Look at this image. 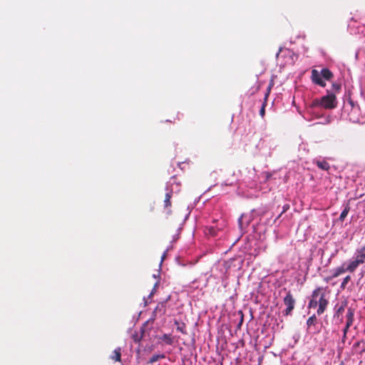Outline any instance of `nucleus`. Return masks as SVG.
I'll list each match as a JSON object with an SVG mask.
<instances>
[{"mask_svg": "<svg viewBox=\"0 0 365 365\" xmlns=\"http://www.w3.org/2000/svg\"><path fill=\"white\" fill-rule=\"evenodd\" d=\"M328 303L324 289L323 287H317L312 292V299L309 302V308H316L318 306L317 312L318 315H321L326 310Z\"/></svg>", "mask_w": 365, "mask_h": 365, "instance_id": "1", "label": "nucleus"}, {"mask_svg": "<svg viewBox=\"0 0 365 365\" xmlns=\"http://www.w3.org/2000/svg\"><path fill=\"white\" fill-rule=\"evenodd\" d=\"M312 107H321L324 109H334L337 106L335 93L327 91V94L320 98H315L312 103Z\"/></svg>", "mask_w": 365, "mask_h": 365, "instance_id": "2", "label": "nucleus"}, {"mask_svg": "<svg viewBox=\"0 0 365 365\" xmlns=\"http://www.w3.org/2000/svg\"><path fill=\"white\" fill-rule=\"evenodd\" d=\"M333 77L334 74L329 68H323L320 72L316 69L312 70V81L321 87H325L327 85L325 81H331Z\"/></svg>", "mask_w": 365, "mask_h": 365, "instance_id": "3", "label": "nucleus"}, {"mask_svg": "<svg viewBox=\"0 0 365 365\" xmlns=\"http://www.w3.org/2000/svg\"><path fill=\"white\" fill-rule=\"evenodd\" d=\"M365 262V246L358 249L356 252V257L349 264V272H354L356 268Z\"/></svg>", "mask_w": 365, "mask_h": 365, "instance_id": "4", "label": "nucleus"}, {"mask_svg": "<svg viewBox=\"0 0 365 365\" xmlns=\"http://www.w3.org/2000/svg\"><path fill=\"white\" fill-rule=\"evenodd\" d=\"M295 299L293 297L290 291H288L286 296L283 299V303L286 306V309L283 311L284 316H289L292 314V311L295 307Z\"/></svg>", "mask_w": 365, "mask_h": 365, "instance_id": "5", "label": "nucleus"}, {"mask_svg": "<svg viewBox=\"0 0 365 365\" xmlns=\"http://www.w3.org/2000/svg\"><path fill=\"white\" fill-rule=\"evenodd\" d=\"M354 310L349 308L346 313V322L344 329H343V334H346L348 329L352 325L354 322Z\"/></svg>", "mask_w": 365, "mask_h": 365, "instance_id": "6", "label": "nucleus"}, {"mask_svg": "<svg viewBox=\"0 0 365 365\" xmlns=\"http://www.w3.org/2000/svg\"><path fill=\"white\" fill-rule=\"evenodd\" d=\"M317 323V317L314 314L312 317H309L307 321V329L309 331L312 333H317V330L314 329L313 327L315 326Z\"/></svg>", "mask_w": 365, "mask_h": 365, "instance_id": "7", "label": "nucleus"}, {"mask_svg": "<svg viewBox=\"0 0 365 365\" xmlns=\"http://www.w3.org/2000/svg\"><path fill=\"white\" fill-rule=\"evenodd\" d=\"M173 191L170 190V192H167L165 196L164 199V208L168 209V212L170 213V207H171V198L173 197Z\"/></svg>", "mask_w": 365, "mask_h": 365, "instance_id": "8", "label": "nucleus"}, {"mask_svg": "<svg viewBox=\"0 0 365 365\" xmlns=\"http://www.w3.org/2000/svg\"><path fill=\"white\" fill-rule=\"evenodd\" d=\"M345 264H343L341 266L335 268L333 270L332 278L338 277L339 275L344 274L345 272H349V265L345 267Z\"/></svg>", "mask_w": 365, "mask_h": 365, "instance_id": "9", "label": "nucleus"}, {"mask_svg": "<svg viewBox=\"0 0 365 365\" xmlns=\"http://www.w3.org/2000/svg\"><path fill=\"white\" fill-rule=\"evenodd\" d=\"M314 163L316 164L317 166L322 170L328 171L330 168L329 163L325 160H316L314 161Z\"/></svg>", "mask_w": 365, "mask_h": 365, "instance_id": "10", "label": "nucleus"}, {"mask_svg": "<svg viewBox=\"0 0 365 365\" xmlns=\"http://www.w3.org/2000/svg\"><path fill=\"white\" fill-rule=\"evenodd\" d=\"M111 359L115 361H120L121 360V349L120 348L115 349L112 355L110 356Z\"/></svg>", "mask_w": 365, "mask_h": 365, "instance_id": "11", "label": "nucleus"}, {"mask_svg": "<svg viewBox=\"0 0 365 365\" xmlns=\"http://www.w3.org/2000/svg\"><path fill=\"white\" fill-rule=\"evenodd\" d=\"M165 354H154V355H153V356L150 358V359H149V361H148V364H153V363H155V362L158 361V360H160V359H165Z\"/></svg>", "mask_w": 365, "mask_h": 365, "instance_id": "12", "label": "nucleus"}, {"mask_svg": "<svg viewBox=\"0 0 365 365\" xmlns=\"http://www.w3.org/2000/svg\"><path fill=\"white\" fill-rule=\"evenodd\" d=\"M349 210H350V206H349V204H347L344 207L343 211L341 212V215L339 216V220L340 221L343 222L345 220V218L346 217Z\"/></svg>", "mask_w": 365, "mask_h": 365, "instance_id": "13", "label": "nucleus"}, {"mask_svg": "<svg viewBox=\"0 0 365 365\" xmlns=\"http://www.w3.org/2000/svg\"><path fill=\"white\" fill-rule=\"evenodd\" d=\"M177 327V330L180 332H181L182 334H187V331H186V326L184 323H179L178 322H175Z\"/></svg>", "mask_w": 365, "mask_h": 365, "instance_id": "14", "label": "nucleus"}, {"mask_svg": "<svg viewBox=\"0 0 365 365\" xmlns=\"http://www.w3.org/2000/svg\"><path fill=\"white\" fill-rule=\"evenodd\" d=\"M346 306V302H343L340 306L338 307V305L336 306V315L339 317L340 314H341L345 309V307Z\"/></svg>", "mask_w": 365, "mask_h": 365, "instance_id": "15", "label": "nucleus"}, {"mask_svg": "<svg viewBox=\"0 0 365 365\" xmlns=\"http://www.w3.org/2000/svg\"><path fill=\"white\" fill-rule=\"evenodd\" d=\"M161 339L164 341L167 344L171 345L173 344V339L170 335L165 334L163 335Z\"/></svg>", "mask_w": 365, "mask_h": 365, "instance_id": "16", "label": "nucleus"}, {"mask_svg": "<svg viewBox=\"0 0 365 365\" xmlns=\"http://www.w3.org/2000/svg\"><path fill=\"white\" fill-rule=\"evenodd\" d=\"M351 280V277L349 275L346 276L344 278L341 284V288L342 289H345L346 284L349 283V282Z\"/></svg>", "mask_w": 365, "mask_h": 365, "instance_id": "17", "label": "nucleus"}, {"mask_svg": "<svg viewBox=\"0 0 365 365\" xmlns=\"http://www.w3.org/2000/svg\"><path fill=\"white\" fill-rule=\"evenodd\" d=\"M268 96V93L266 94L265 96V98H267ZM265 106H266V99H264V103L262 104V107H261V109L259 110V115L262 116V117H264V113H265Z\"/></svg>", "mask_w": 365, "mask_h": 365, "instance_id": "18", "label": "nucleus"}, {"mask_svg": "<svg viewBox=\"0 0 365 365\" xmlns=\"http://www.w3.org/2000/svg\"><path fill=\"white\" fill-rule=\"evenodd\" d=\"M332 90L334 91L333 92L334 93H339V91L341 90V85L338 84V83H333L332 84Z\"/></svg>", "mask_w": 365, "mask_h": 365, "instance_id": "19", "label": "nucleus"}, {"mask_svg": "<svg viewBox=\"0 0 365 365\" xmlns=\"http://www.w3.org/2000/svg\"><path fill=\"white\" fill-rule=\"evenodd\" d=\"M208 233L212 235V236H215L216 234H217V232H216V230L215 227H210L209 229H208Z\"/></svg>", "mask_w": 365, "mask_h": 365, "instance_id": "20", "label": "nucleus"}, {"mask_svg": "<svg viewBox=\"0 0 365 365\" xmlns=\"http://www.w3.org/2000/svg\"><path fill=\"white\" fill-rule=\"evenodd\" d=\"M356 346H362V350L361 352H364L365 351V341H358L357 343H356L355 344Z\"/></svg>", "mask_w": 365, "mask_h": 365, "instance_id": "21", "label": "nucleus"}, {"mask_svg": "<svg viewBox=\"0 0 365 365\" xmlns=\"http://www.w3.org/2000/svg\"><path fill=\"white\" fill-rule=\"evenodd\" d=\"M346 339V334H343V336H342V339H341V342H342V343H344V342H345Z\"/></svg>", "mask_w": 365, "mask_h": 365, "instance_id": "22", "label": "nucleus"}, {"mask_svg": "<svg viewBox=\"0 0 365 365\" xmlns=\"http://www.w3.org/2000/svg\"><path fill=\"white\" fill-rule=\"evenodd\" d=\"M272 175L270 173H266V178L268 180L269 178H271Z\"/></svg>", "mask_w": 365, "mask_h": 365, "instance_id": "23", "label": "nucleus"}, {"mask_svg": "<svg viewBox=\"0 0 365 365\" xmlns=\"http://www.w3.org/2000/svg\"><path fill=\"white\" fill-rule=\"evenodd\" d=\"M135 341H139L140 339L138 338V336L135 337L133 336Z\"/></svg>", "mask_w": 365, "mask_h": 365, "instance_id": "24", "label": "nucleus"}]
</instances>
